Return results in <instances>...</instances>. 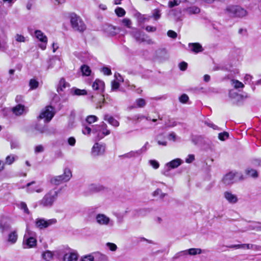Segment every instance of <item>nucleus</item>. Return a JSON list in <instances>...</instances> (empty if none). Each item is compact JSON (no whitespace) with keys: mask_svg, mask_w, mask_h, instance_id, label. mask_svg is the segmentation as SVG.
Here are the masks:
<instances>
[{"mask_svg":"<svg viewBox=\"0 0 261 261\" xmlns=\"http://www.w3.org/2000/svg\"><path fill=\"white\" fill-rule=\"evenodd\" d=\"M59 193V191L55 189L49 190L39 201V205L43 207H52L57 199Z\"/></svg>","mask_w":261,"mask_h":261,"instance_id":"f257e3e1","label":"nucleus"},{"mask_svg":"<svg viewBox=\"0 0 261 261\" xmlns=\"http://www.w3.org/2000/svg\"><path fill=\"white\" fill-rule=\"evenodd\" d=\"M224 13L231 18H243L248 12L245 9L239 6L229 5L224 9Z\"/></svg>","mask_w":261,"mask_h":261,"instance_id":"f03ea898","label":"nucleus"},{"mask_svg":"<svg viewBox=\"0 0 261 261\" xmlns=\"http://www.w3.org/2000/svg\"><path fill=\"white\" fill-rule=\"evenodd\" d=\"M92 127V134L94 135L96 140H100L110 134V130L107 129V125L104 122L100 125Z\"/></svg>","mask_w":261,"mask_h":261,"instance_id":"7ed1b4c3","label":"nucleus"},{"mask_svg":"<svg viewBox=\"0 0 261 261\" xmlns=\"http://www.w3.org/2000/svg\"><path fill=\"white\" fill-rule=\"evenodd\" d=\"M70 23L72 29L75 31L82 33L86 30V25L83 20L75 14L71 15Z\"/></svg>","mask_w":261,"mask_h":261,"instance_id":"20e7f679","label":"nucleus"},{"mask_svg":"<svg viewBox=\"0 0 261 261\" xmlns=\"http://www.w3.org/2000/svg\"><path fill=\"white\" fill-rule=\"evenodd\" d=\"M96 222L100 226L113 227L114 222L104 214H98L95 216Z\"/></svg>","mask_w":261,"mask_h":261,"instance_id":"39448f33","label":"nucleus"},{"mask_svg":"<svg viewBox=\"0 0 261 261\" xmlns=\"http://www.w3.org/2000/svg\"><path fill=\"white\" fill-rule=\"evenodd\" d=\"M55 114L54 108L51 106H47L41 111L38 118L40 119H44V122L47 123L52 119Z\"/></svg>","mask_w":261,"mask_h":261,"instance_id":"423d86ee","label":"nucleus"},{"mask_svg":"<svg viewBox=\"0 0 261 261\" xmlns=\"http://www.w3.org/2000/svg\"><path fill=\"white\" fill-rule=\"evenodd\" d=\"M183 161L178 158L175 159L169 162H168L166 164L165 167V170L162 171V174L167 176V173L172 169H175L179 167L182 163Z\"/></svg>","mask_w":261,"mask_h":261,"instance_id":"0eeeda50","label":"nucleus"},{"mask_svg":"<svg viewBox=\"0 0 261 261\" xmlns=\"http://www.w3.org/2000/svg\"><path fill=\"white\" fill-rule=\"evenodd\" d=\"M57 223L56 219H51L45 220L44 219H37L35 224L37 227L40 229L46 228L51 225L55 224Z\"/></svg>","mask_w":261,"mask_h":261,"instance_id":"6e6552de","label":"nucleus"},{"mask_svg":"<svg viewBox=\"0 0 261 261\" xmlns=\"http://www.w3.org/2000/svg\"><path fill=\"white\" fill-rule=\"evenodd\" d=\"M35 37L40 41L41 43L39 44V47L42 50L45 49L47 43V38L46 35L40 30H36L34 32Z\"/></svg>","mask_w":261,"mask_h":261,"instance_id":"1a4fd4ad","label":"nucleus"},{"mask_svg":"<svg viewBox=\"0 0 261 261\" xmlns=\"http://www.w3.org/2000/svg\"><path fill=\"white\" fill-rule=\"evenodd\" d=\"M134 37L139 43L146 42L149 44H152L153 43V41L148 38V37L144 33H142L140 31H137L134 34Z\"/></svg>","mask_w":261,"mask_h":261,"instance_id":"9d476101","label":"nucleus"},{"mask_svg":"<svg viewBox=\"0 0 261 261\" xmlns=\"http://www.w3.org/2000/svg\"><path fill=\"white\" fill-rule=\"evenodd\" d=\"M37 241L35 238L33 237H28L25 234L23 241V246L25 249L31 248L36 246Z\"/></svg>","mask_w":261,"mask_h":261,"instance_id":"9b49d317","label":"nucleus"},{"mask_svg":"<svg viewBox=\"0 0 261 261\" xmlns=\"http://www.w3.org/2000/svg\"><path fill=\"white\" fill-rule=\"evenodd\" d=\"M105 148L104 144L96 143L92 148V153L94 156L102 155L105 151Z\"/></svg>","mask_w":261,"mask_h":261,"instance_id":"f8f14e48","label":"nucleus"},{"mask_svg":"<svg viewBox=\"0 0 261 261\" xmlns=\"http://www.w3.org/2000/svg\"><path fill=\"white\" fill-rule=\"evenodd\" d=\"M103 31L109 36H115L119 32V29L110 24H106L103 27Z\"/></svg>","mask_w":261,"mask_h":261,"instance_id":"ddd939ff","label":"nucleus"},{"mask_svg":"<svg viewBox=\"0 0 261 261\" xmlns=\"http://www.w3.org/2000/svg\"><path fill=\"white\" fill-rule=\"evenodd\" d=\"M26 187L28 192L30 193H33L34 192L41 193L43 191V189L40 187L39 185H36L35 181H32L28 183Z\"/></svg>","mask_w":261,"mask_h":261,"instance_id":"4468645a","label":"nucleus"},{"mask_svg":"<svg viewBox=\"0 0 261 261\" xmlns=\"http://www.w3.org/2000/svg\"><path fill=\"white\" fill-rule=\"evenodd\" d=\"M225 199L231 204H235L238 201V197L236 195L232 194L231 192L225 191L223 194Z\"/></svg>","mask_w":261,"mask_h":261,"instance_id":"2eb2a0df","label":"nucleus"},{"mask_svg":"<svg viewBox=\"0 0 261 261\" xmlns=\"http://www.w3.org/2000/svg\"><path fill=\"white\" fill-rule=\"evenodd\" d=\"M79 255L74 251L66 253L63 257V261H77Z\"/></svg>","mask_w":261,"mask_h":261,"instance_id":"dca6fc26","label":"nucleus"},{"mask_svg":"<svg viewBox=\"0 0 261 261\" xmlns=\"http://www.w3.org/2000/svg\"><path fill=\"white\" fill-rule=\"evenodd\" d=\"M188 46L190 51L195 54L202 52L203 50L202 45L199 43H190Z\"/></svg>","mask_w":261,"mask_h":261,"instance_id":"f3484780","label":"nucleus"},{"mask_svg":"<svg viewBox=\"0 0 261 261\" xmlns=\"http://www.w3.org/2000/svg\"><path fill=\"white\" fill-rule=\"evenodd\" d=\"M235 175V173L232 172L228 173L223 178V182L226 185L232 184L234 182Z\"/></svg>","mask_w":261,"mask_h":261,"instance_id":"a211bd4d","label":"nucleus"},{"mask_svg":"<svg viewBox=\"0 0 261 261\" xmlns=\"http://www.w3.org/2000/svg\"><path fill=\"white\" fill-rule=\"evenodd\" d=\"M93 90L102 92L104 91L105 83L103 81L96 79L92 84Z\"/></svg>","mask_w":261,"mask_h":261,"instance_id":"6ab92c4d","label":"nucleus"},{"mask_svg":"<svg viewBox=\"0 0 261 261\" xmlns=\"http://www.w3.org/2000/svg\"><path fill=\"white\" fill-rule=\"evenodd\" d=\"M18 239V234L16 230L10 232L8 235L7 242L10 245L15 244Z\"/></svg>","mask_w":261,"mask_h":261,"instance_id":"aec40b11","label":"nucleus"},{"mask_svg":"<svg viewBox=\"0 0 261 261\" xmlns=\"http://www.w3.org/2000/svg\"><path fill=\"white\" fill-rule=\"evenodd\" d=\"M59 176L61 177L62 182H67L69 181L72 177V173L69 169L65 168L64 171V173L62 175H59Z\"/></svg>","mask_w":261,"mask_h":261,"instance_id":"412c9836","label":"nucleus"},{"mask_svg":"<svg viewBox=\"0 0 261 261\" xmlns=\"http://www.w3.org/2000/svg\"><path fill=\"white\" fill-rule=\"evenodd\" d=\"M103 119L107 121L109 124L114 127H117L119 125V122L114 117L109 114H105Z\"/></svg>","mask_w":261,"mask_h":261,"instance_id":"4be33fe9","label":"nucleus"},{"mask_svg":"<svg viewBox=\"0 0 261 261\" xmlns=\"http://www.w3.org/2000/svg\"><path fill=\"white\" fill-rule=\"evenodd\" d=\"M69 87V83L66 82L65 80L63 77H62L60 79L59 81L57 87V91L58 93H60V92L63 91L65 88H68Z\"/></svg>","mask_w":261,"mask_h":261,"instance_id":"5701e85b","label":"nucleus"},{"mask_svg":"<svg viewBox=\"0 0 261 261\" xmlns=\"http://www.w3.org/2000/svg\"><path fill=\"white\" fill-rule=\"evenodd\" d=\"M140 152L138 150L135 151L132 150L128 153L120 155L119 157L127 159L137 158L140 155Z\"/></svg>","mask_w":261,"mask_h":261,"instance_id":"b1692460","label":"nucleus"},{"mask_svg":"<svg viewBox=\"0 0 261 261\" xmlns=\"http://www.w3.org/2000/svg\"><path fill=\"white\" fill-rule=\"evenodd\" d=\"M246 230L261 231V223L254 222L250 224Z\"/></svg>","mask_w":261,"mask_h":261,"instance_id":"393cba45","label":"nucleus"},{"mask_svg":"<svg viewBox=\"0 0 261 261\" xmlns=\"http://www.w3.org/2000/svg\"><path fill=\"white\" fill-rule=\"evenodd\" d=\"M12 111L13 113L16 115H21L24 111V107L21 105H18L13 108Z\"/></svg>","mask_w":261,"mask_h":261,"instance_id":"a878e982","label":"nucleus"},{"mask_svg":"<svg viewBox=\"0 0 261 261\" xmlns=\"http://www.w3.org/2000/svg\"><path fill=\"white\" fill-rule=\"evenodd\" d=\"M11 226L9 223L3 220L0 221V232L3 233L5 231L10 229Z\"/></svg>","mask_w":261,"mask_h":261,"instance_id":"bb28decb","label":"nucleus"},{"mask_svg":"<svg viewBox=\"0 0 261 261\" xmlns=\"http://www.w3.org/2000/svg\"><path fill=\"white\" fill-rule=\"evenodd\" d=\"M49 182L51 184L55 186H58L63 183L61 177L59 175L51 177L49 179Z\"/></svg>","mask_w":261,"mask_h":261,"instance_id":"cd10ccee","label":"nucleus"},{"mask_svg":"<svg viewBox=\"0 0 261 261\" xmlns=\"http://www.w3.org/2000/svg\"><path fill=\"white\" fill-rule=\"evenodd\" d=\"M71 93L73 95L77 96L85 95L87 94V91L85 90H81L77 88L72 89Z\"/></svg>","mask_w":261,"mask_h":261,"instance_id":"c85d7f7f","label":"nucleus"},{"mask_svg":"<svg viewBox=\"0 0 261 261\" xmlns=\"http://www.w3.org/2000/svg\"><path fill=\"white\" fill-rule=\"evenodd\" d=\"M186 11L190 15L195 14L200 12V9L196 6H192L187 8Z\"/></svg>","mask_w":261,"mask_h":261,"instance_id":"c756f323","label":"nucleus"},{"mask_svg":"<svg viewBox=\"0 0 261 261\" xmlns=\"http://www.w3.org/2000/svg\"><path fill=\"white\" fill-rule=\"evenodd\" d=\"M245 173L248 176L253 178H256L258 177L257 171L253 169L247 168L245 171Z\"/></svg>","mask_w":261,"mask_h":261,"instance_id":"7c9ffc66","label":"nucleus"},{"mask_svg":"<svg viewBox=\"0 0 261 261\" xmlns=\"http://www.w3.org/2000/svg\"><path fill=\"white\" fill-rule=\"evenodd\" d=\"M187 255H195L196 254H199L201 253V249L199 248H191L188 250H186Z\"/></svg>","mask_w":261,"mask_h":261,"instance_id":"2f4dec72","label":"nucleus"},{"mask_svg":"<svg viewBox=\"0 0 261 261\" xmlns=\"http://www.w3.org/2000/svg\"><path fill=\"white\" fill-rule=\"evenodd\" d=\"M42 258L45 261H50L53 257V253L50 251H46L42 254Z\"/></svg>","mask_w":261,"mask_h":261,"instance_id":"473e14b6","label":"nucleus"},{"mask_svg":"<svg viewBox=\"0 0 261 261\" xmlns=\"http://www.w3.org/2000/svg\"><path fill=\"white\" fill-rule=\"evenodd\" d=\"M81 70L83 75L85 76L90 75L91 72L90 67L86 65H83L81 67Z\"/></svg>","mask_w":261,"mask_h":261,"instance_id":"72a5a7b5","label":"nucleus"},{"mask_svg":"<svg viewBox=\"0 0 261 261\" xmlns=\"http://www.w3.org/2000/svg\"><path fill=\"white\" fill-rule=\"evenodd\" d=\"M246 248L248 249H253L254 250L261 251V246L255 244H244V248Z\"/></svg>","mask_w":261,"mask_h":261,"instance_id":"f704fd0d","label":"nucleus"},{"mask_svg":"<svg viewBox=\"0 0 261 261\" xmlns=\"http://www.w3.org/2000/svg\"><path fill=\"white\" fill-rule=\"evenodd\" d=\"M94 258L97 259L98 261H105L108 259V256L106 255L99 252L94 253Z\"/></svg>","mask_w":261,"mask_h":261,"instance_id":"c9c22d12","label":"nucleus"},{"mask_svg":"<svg viewBox=\"0 0 261 261\" xmlns=\"http://www.w3.org/2000/svg\"><path fill=\"white\" fill-rule=\"evenodd\" d=\"M35 129L39 133L43 134L46 130L47 126L46 125H41L39 123H37L35 126Z\"/></svg>","mask_w":261,"mask_h":261,"instance_id":"e433bc0d","label":"nucleus"},{"mask_svg":"<svg viewBox=\"0 0 261 261\" xmlns=\"http://www.w3.org/2000/svg\"><path fill=\"white\" fill-rule=\"evenodd\" d=\"M134 108H143L146 105V101L143 98H138L136 100Z\"/></svg>","mask_w":261,"mask_h":261,"instance_id":"4c0bfd02","label":"nucleus"},{"mask_svg":"<svg viewBox=\"0 0 261 261\" xmlns=\"http://www.w3.org/2000/svg\"><path fill=\"white\" fill-rule=\"evenodd\" d=\"M231 84L236 89L243 88L244 87V84L237 80H232L231 81Z\"/></svg>","mask_w":261,"mask_h":261,"instance_id":"58836bf2","label":"nucleus"},{"mask_svg":"<svg viewBox=\"0 0 261 261\" xmlns=\"http://www.w3.org/2000/svg\"><path fill=\"white\" fill-rule=\"evenodd\" d=\"M187 255V252L185 250L179 251L176 253L172 257L173 260H176L182 257H186Z\"/></svg>","mask_w":261,"mask_h":261,"instance_id":"ea45409f","label":"nucleus"},{"mask_svg":"<svg viewBox=\"0 0 261 261\" xmlns=\"http://www.w3.org/2000/svg\"><path fill=\"white\" fill-rule=\"evenodd\" d=\"M16 157L13 154L8 155L6 158L5 163L8 165L12 164L15 161Z\"/></svg>","mask_w":261,"mask_h":261,"instance_id":"a19ab883","label":"nucleus"},{"mask_svg":"<svg viewBox=\"0 0 261 261\" xmlns=\"http://www.w3.org/2000/svg\"><path fill=\"white\" fill-rule=\"evenodd\" d=\"M184 0H173L170 1L168 2V7L170 8H172L175 6H178L180 3L182 2H184Z\"/></svg>","mask_w":261,"mask_h":261,"instance_id":"79ce46f5","label":"nucleus"},{"mask_svg":"<svg viewBox=\"0 0 261 261\" xmlns=\"http://www.w3.org/2000/svg\"><path fill=\"white\" fill-rule=\"evenodd\" d=\"M39 85V83L35 79H31L29 82V86L30 89L32 90L36 89L37 88Z\"/></svg>","mask_w":261,"mask_h":261,"instance_id":"37998d69","label":"nucleus"},{"mask_svg":"<svg viewBox=\"0 0 261 261\" xmlns=\"http://www.w3.org/2000/svg\"><path fill=\"white\" fill-rule=\"evenodd\" d=\"M166 194L165 193H163L162 192V190L160 189H157L153 193V196L154 197L159 196L161 199H163Z\"/></svg>","mask_w":261,"mask_h":261,"instance_id":"c03bdc74","label":"nucleus"},{"mask_svg":"<svg viewBox=\"0 0 261 261\" xmlns=\"http://www.w3.org/2000/svg\"><path fill=\"white\" fill-rule=\"evenodd\" d=\"M229 137V133L226 132L220 133L218 135V138L221 141H225Z\"/></svg>","mask_w":261,"mask_h":261,"instance_id":"a18cd8bd","label":"nucleus"},{"mask_svg":"<svg viewBox=\"0 0 261 261\" xmlns=\"http://www.w3.org/2000/svg\"><path fill=\"white\" fill-rule=\"evenodd\" d=\"M115 12L118 17L123 16L125 14V10L121 7H117L115 9Z\"/></svg>","mask_w":261,"mask_h":261,"instance_id":"49530a36","label":"nucleus"},{"mask_svg":"<svg viewBox=\"0 0 261 261\" xmlns=\"http://www.w3.org/2000/svg\"><path fill=\"white\" fill-rule=\"evenodd\" d=\"M97 117L95 115H90L88 116L86 118V121L89 123L91 124L93 122H96L97 120Z\"/></svg>","mask_w":261,"mask_h":261,"instance_id":"de8ad7c7","label":"nucleus"},{"mask_svg":"<svg viewBox=\"0 0 261 261\" xmlns=\"http://www.w3.org/2000/svg\"><path fill=\"white\" fill-rule=\"evenodd\" d=\"M149 163L155 169H157L159 168L160 164L159 162L155 160H149Z\"/></svg>","mask_w":261,"mask_h":261,"instance_id":"09e8293b","label":"nucleus"},{"mask_svg":"<svg viewBox=\"0 0 261 261\" xmlns=\"http://www.w3.org/2000/svg\"><path fill=\"white\" fill-rule=\"evenodd\" d=\"M94 257L92 255L89 254L82 257L80 261H94Z\"/></svg>","mask_w":261,"mask_h":261,"instance_id":"8fccbe9b","label":"nucleus"},{"mask_svg":"<svg viewBox=\"0 0 261 261\" xmlns=\"http://www.w3.org/2000/svg\"><path fill=\"white\" fill-rule=\"evenodd\" d=\"M106 246L112 251H115L117 249V245L114 243L108 242L106 244Z\"/></svg>","mask_w":261,"mask_h":261,"instance_id":"3c124183","label":"nucleus"},{"mask_svg":"<svg viewBox=\"0 0 261 261\" xmlns=\"http://www.w3.org/2000/svg\"><path fill=\"white\" fill-rule=\"evenodd\" d=\"M15 40L18 42H24L25 41V37L20 34H17L15 36Z\"/></svg>","mask_w":261,"mask_h":261,"instance_id":"603ef678","label":"nucleus"},{"mask_svg":"<svg viewBox=\"0 0 261 261\" xmlns=\"http://www.w3.org/2000/svg\"><path fill=\"white\" fill-rule=\"evenodd\" d=\"M145 118H146V117L143 115H136L134 116L131 119V120H132L133 121H136V122H140L141 120L144 119Z\"/></svg>","mask_w":261,"mask_h":261,"instance_id":"864d4df0","label":"nucleus"},{"mask_svg":"<svg viewBox=\"0 0 261 261\" xmlns=\"http://www.w3.org/2000/svg\"><path fill=\"white\" fill-rule=\"evenodd\" d=\"M179 101L181 103H186L189 100V97L186 94H182L179 98Z\"/></svg>","mask_w":261,"mask_h":261,"instance_id":"5fc2aeb1","label":"nucleus"},{"mask_svg":"<svg viewBox=\"0 0 261 261\" xmlns=\"http://www.w3.org/2000/svg\"><path fill=\"white\" fill-rule=\"evenodd\" d=\"M152 16L155 20H158L161 17L160 11L159 9H155L153 10Z\"/></svg>","mask_w":261,"mask_h":261,"instance_id":"6e6d98bb","label":"nucleus"},{"mask_svg":"<svg viewBox=\"0 0 261 261\" xmlns=\"http://www.w3.org/2000/svg\"><path fill=\"white\" fill-rule=\"evenodd\" d=\"M82 133L84 135H89L91 134V133H92V128H91L89 126H85L83 129H82Z\"/></svg>","mask_w":261,"mask_h":261,"instance_id":"4d7b16f0","label":"nucleus"},{"mask_svg":"<svg viewBox=\"0 0 261 261\" xmlns=\"http://www.w3.org/2000/svg\"><path fill=\"white\" fill-rule=\"evenodd\" d=\"M167 35L168 37L173 39H175L177 36V33L172 30L168 31L167 32Z\"/></svg>","mask_w":261,"mask_h":261,"instance_id":"13d9d810","label":"nucleus"},{"mask_svg":"<svg viewBox=\"0 0 261 261\" xmlns=\"http://www.w3.org/2000/svg\"><path fill=\"white\" fill-rule=\"evenodd\" d=\"M20 207L21 210H23L25 213L29 214V209L28 208L27 205L25 202H21L20 204Z\"/></svg>","mask_w":261,"mask_h":261,"instance_id":"bf43d9fd","label":"nucleus"},{"mask_svg":"<svg viewBox=\"0 0 261 261\" xmlns=\"http://www.w3.org/2000/svg\"><path fill=\"white\" fill-rule=\"evenodd\" d=\"M119 86H120L119 83L116 81H113L111 83V86H112V90H117L119 87Z\"/></svg>","mask_w":261,"mask_h":261,"instance_id":"052dcab7","label":"nucleus"},{"mask_svg":"<svg viewBox=\"0 0 261 261\" xmlns=\"http://www.w3.org/2000/svg\"><path fill=\"white\" fill-rule=\"evenodd\" d=\"M195 160V156L193 154H189L188 157L186 159V162L187 163H191Z\"/></svg>","mask_w":261,"mask_h":261,"instance_id":"680f3d73","label":"nucleus"},{"mask_svg":"<svg viewBox=\"0 0 261 261\" xmlns=\"http://www.w3.org/2000/svg\"><path fill=\"white\" fill-rule=\"evenodd\" d=\"M188 67V64L185 62H181L179 64V67L180 69L182 71H185L186 70Z\"/></svg>","mask_w":261,"mask_h":261,"instance_id":"e2e57ef3","label":"nucleus"},{"mask_svg":"<svg viewBox=\"0 0 261 261\" xmlns=\"http://www.w3.org/2000/svg\"><path fill=\"white\" fill-rule=\"evenodd\" d=\"M102 71L105 75H110L112 74V72L110 68L108 67L102 68Z\"/></svg>","mask_w":261,"mask_h":261,"instance_id":"0e129e2a","label":"nucleus"},{"mask_svg":"<svg viewBox=\"0 0 261 261\" xmlns=\"http://www.w3.org/2000/svg\"><path fill=\"white\" fill-rule=\"evenodd\" d=\"M122 23L125 26H126L128 28H130V25L132 24V22H131V21L130 20V19H127V18L123 19L122 20Z\"/></svg>","mask_w":261,"mask_h":261,"instance_id":"69168bd1","label":"nucleus"},{"mask_svg":"<svg viewBox=\"0 0 261 261\" xmlns=\"http://www.w3.org/2000/svg\"><path fill=\"white\" fill-rule=\"evenodd\" d=\"M205 123L209 127L213 128L215 130H220V128L212 122H205Z\"/></svg>","mask_w":261,"mask_h":261,"instance_id":"338daca9","label":"nucleus"},{"mask_svg":"<svg viewBox=\"0 0 261 261\" xmlns=\"http://www.w3.org/2000/svg\"><path fill=\"white\" fill-rule=\"evenodd\" d=\"M43 150H44V148H43V146H42L41 145H39L35 147V152L36 153H39V152H42L43 151Z\"/></svg>","mask_w":261,"mask_h":261,"instance_id":"774afa93","label":"nucleus"}]
</instances>
